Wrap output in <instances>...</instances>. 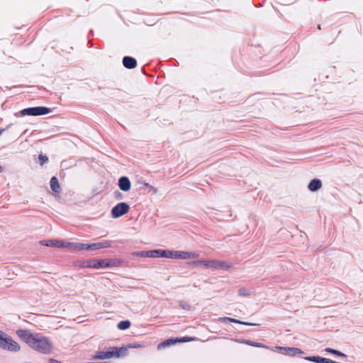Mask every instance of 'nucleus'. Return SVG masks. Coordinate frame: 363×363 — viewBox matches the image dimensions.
<instances>
[{
  "instance_id": "obj_1",
  "label": "nucleus",
  "mask_w": 363,
  "mask_h": 363,
  "mask_svg": "<svg viewBox=\"0 0 363 363\" xmlns=\"http://www.w3.org/2000/svg\"><path fill=\"white\" fill-rule=\"evenodd\" d=\"M16 334L28 347L39 353L49 354L54 351L52 342L42 334L33 333L28 330L23 329L16 330Z\"/></svg>"
},
{
  "instance_id": "obj_2",
  "label": "nucleus",
  "mask_w": 363,
  "mask_h": 363,
  "mask_svg": "<svg viewBox=\"0 0 363 363\" xmlns=\"http://www.w3.org/2000/svg\"><path fill=\"white\" fill-rule=\"evenodd\" d=\"M191 264L196 267L205 269H221L228 267L225 262L217 259L196 260Z\"/></svg>"
},
{
  "instance_id": "obj_3",
  "label": "nucleus",
  "mask_w": 363,
  "mask_h": 363,
  "mask_svg": "<svg viewBox=\"0 0 363 363\" xmlns=\"http://www.w3.org/2000/svg\"><path fill=\"white\" fill-rule=\"evenodd\" d=\"M120 262L116 259H89L87 260L84 267L94 268V269H102L106 267H116L119 264Z\"/></svg>"
},
{
  "instance_id": "obj_4",
  "label": "nucleus",
  "mask_w": 363,
  "mask_h": 363,
  "mask_svg": "<svg viewBox=\"0 0 363 363\" xmlns=\"http://www.w3.org/2000/svg\"><path fill=\"white\" fill-rule=\"evenodd\" d=\"M0 347L11 352H18L21 350L20 345L1 330H0Z\"/></svg>"
},
{
  "instance_id": "obj_5",
  "label": "nucleus",
  "mask_w": 363,
  "mask_h": 363,
  "mask_svg": "<svg viewBox=\"0 0 363 363\" xmlns=\"http://www.w3.org/2000/svg\"><path fill=\"white\" fill-rule=\"evenodd\" d=\"M51 112L50 109L45 106H38L24 108L19 113H15L16 116H43L47 115Z\"/></svg>"
},
{
  "instance_id": "obj_6",
  "label": "nucleus",
  "mask_w": 363,
  "mask_h": 363,
  "mask_svg": "<svg viewBox=\"0 0 363 363\" xmlns=\"http://www.w3.org/2000/svg\"><path fill=\"white\" fill-rule=\"evenodd\" d=\"M130 206L125 202H120L114 206L111 211V215L113 218H118L128 213Z\"/></svg>"
},
{
  "instance_id": "obj_7",
  "label": "nucleus",
  "mask_w": 363,
  "mask_h": 363,
  "mask_svg": "<svg viewBox=\"0 0 363 363\" xmlns=\"http://www.w3.org/2000/svg\"><path fill=\"white\" fill-rule=\"evenodd\" d=\"M40 244L42 245H45L47 247H57V248H68L69 249V242H67L62 240H42V241H40Z\"/></svg>"
},
{
  "instance_id": "obj_8",
  "label": "nucleus",
  "mask_w": 363,
  "mask_h": 363,
  "mask_svg": "<svg viewBox=\"0 0 363 363\" xmlns=\"http://www.w3.org/2000/svg\"><path fill=\"white\" fill-rule=\"evenodd\" d=\"M118 186L123 191H128L131 188V184L127 177H121L118 179Z\"/></svg>"
},
{
  "instance_id": "obj_9",
  "label": "nucleus",
  "mask_w": 363,
  "mask_h": 363,
  "mask_svg": "<svg viewBox=\"0 0 363 363\" xmlns=\"http://www.w3.org/2000/svg\"><path fill=\"white\" fill-rule=\"evenodd\" d=\"M111 357H113L112 347H109L107 350L97 352L94 356V358L96 359H105Z\"/></svg>"
},
{
  "instance_id": "obj_10",
  "label": "nucleus",
  "mask_w": 363,
  "mask_h": 363,
  "mask_svg": "<svg viewBox=\"0 0 363 363\" xmlns=\"http://www.w3.org/2000/svg\"><path fill=\"white\" fill-rule=\"evenodd\" d=\"M323 186V184L320 179H312L308 185V189L311 192H315L320 190Z\"/></svg>"
},
{
  "instance_id": "obj_11",
  "label": "nucleus",
  "mask_w": 363,
  "mask_h": 363,
  "mask_svg": "<svg viewBox=\"0 0 363 363\" xmlns=\"http://www.w3.org/2000/svg\"><path fill=\"white\" fill-rule=\"evenodd\" d=\"M127 345L121 347H112L113 357H125L128 354Z\"/></svg>"
},
{
  "instance_id": "obj_12",
  "label": "nucleus",
  "mask_w": 363,
  "mask_h": 363,
  "mask_svg": "<svg viewBox=\"0 0 363 363\" xmlns=\"http://www.w3.org/2000/svg\"><path fill=\"white\" fill-rule=\"evenodd\" d=\"M111 246V242L104 240L103 242L89 244L90 250H96L102 248H108Z\"/></svg>"
},
{
  "instance_id": "obj_13",
  "label": "nucleus",
  "mask_w": 363,
  "mask_h": 363,
  "mask_svg": "<svg viewBox=\"0 0 363 363\" xmlns=\"http://www.w3.org/2000/svg\"><path fill=\"white\" fill-rule=\"evenodd\" d=\"M199 257V254L194 252H189V251H178V259H191L197 258Z\"/></svg>"
},
{
  "instance_id": "obj_14",
  "label": "nucleus",
  "mask_w": 363,
  "mask_h": 363,
  "mask_svg": "<svg viewBox=\"0 0 363 363\" xmlns=\"http://www.w3.org/2000/svg\"><path fill=\"white\" fill-rule=\"evenodd\" d=\"M69 249L74 251L90 250V247L89 244L69 242Z\"/></svg>"
},
{
  "instance_id": "obj_15",
  "label": "nucleus",
  "mask_w": 363,
  "mask_h": 363,
  "mask_svg": "<svg viewBox=\"0 0 363 363\" xmlns=\"http://www.w3.org/2000/svg\"><path fill=\"white\" fill-rule=\"evenodd\" d=\"M123 65L128 68V69H132V68H134L136 67L137 65V62L136 60L133 58V57H125L123 60Z\"/></svg>"
},
{
  "instance_id": "obj_16",
  "label": "nucleus",
  "mask_w": 363,
  "mask_h": 363,
  "mask_svg": "<svg viewBox=\"0 0 363 363\" xmlns=\"http://www.w3.org/2000/svg\"><path fill=\"white\" fill-rule=\"evenodd\" d=\"M303 353H304L303 351H302L299 348L288 347L286 356H289V357L301 356Z\"/></svg>"
},
{
  "instance_id": "obj_17",
  "label": "nucleus",
  "mask_w": 363,
  "mask_h": 363,
  "mask_svg": "<svg viewBox=\"0 0 363 363\" xmlns=\"http://www.w3.org/2000/svg\"><path fill=\"white\" fill-rule=\"evenodd\" d=\"M218 321L221 322V323L230 322V323H239V324H242V325H256V324H252V323H247L245 322H242L240 320H236V319H234L232 318H228V317H220L218 318Z\"/></svg>"
},
{
  "instance_id": "obj_18",
  "label": "nucleus",
  "mask_w": 363,
  "mask_h": 363,
  "mask_svg": "<svg viewBox=\"0 0 363 363\" xmlns=\"http://www.w3.org/2000/svg\"><path fill=\"white\" fill-rule=\"evenodd\" d=\"M175 343H177V339H167L157 345V350H160L165 347H169Z\"/></svg>"
},
{
  "instance_id": "obj_19",
  "label": "nucleus",
  "mask_w": 363,
  "mask_h": 363,
  "mask_svg": "<svg viewBox=\"0 0 363 363\" xmlns=\"http://www.w3.org/2000/svg\"><path fill=\"white\" fill-rule=\"evenodd\" d=\"M163 257L169 259H178V251L164 250Z\"/></svg>"
},
{
  "instance_id": "obj_20",
  "label": "nucleus",
  "mask_w": 363,
  "mask_h": 363,
  "mask_svg": "<svg viewBox=\"0 0 363 363\" xmlns=\"http://www.w3.org/2000/svg\"><path fill=\"white\" fill-rule=\"evenodd\" d=\"M50 188L55 193L60 191V186L55 177H52L50 179Z\"/></svg>"
},
{
  "instance_id": "obj_21",
  "label": "nucleus",
  "mask_w": 363,
  "mask_h": 363,
  "mask_svg": "<svg viewBox=\"0 0 363 363\" xmlns=\"http://www.w3.org/2000/svg\"><path fill=\"white\" fill-rule=\"evenodd\" d=\"M150 257H163L164 250H150Z\"/></svg>"
},
{
  "instance_id": "obj_22",
  "label": "nucleus",
  "mask_w": 363,
  "mask_h": 363,
  "mask_svg": "<svg viewBox=\"0 0 363 363\" xmlns=\"http://www.w3.org/2000/svg\"><path fill=\"white\" fill-rule=\"evenodd\" d=\"M130 322L129 320H123L118 324V328L121 330H126L130 327Z\"/></svg>"
},
{
  "instance_id": "obj_23",
  "label": "nucleus",
  "mask_w": 363,
  "mask_h": 363,
  "mask_svg": "<svg viewBox=\"0 0 363 363\" xmlns=\"http://www.w3.org/2000/svg\"><path fill=\"white\" fill-rule=\"evenodd\" d=\"M238 294L240 296L247 297L250 296L251 291L247 288H240L238 290Z\"/></svg>"
},
{
  "instance_id": "obj_24",
  "label": "nucleus",
  "mask_w": 363,
  "mask_h": 363,
  "mask_svg": "<svg viewBox=\"0 0 363 363\" xmlns=\"http://www.w3.org/2000/svg\"><path fill=\"white\" fill-rule=\"evenodd\" d=\"M287 347H280V346H276L272 350L274 352H277L281 354L286 355L287 352Z\"/></svg>"
},
{
  "instance_id": "obj_25",
  "label": "nucleus",
  "mask_w": 363,
  "mask_h": 363,
  "mask_svg": "<svg viewBox=\"0 0 363 363\" xmlns=\"http://www.w3.org/2000/svg\"><path fill=\"white\" fill-rule=\"evenodd\" d=\"M325 351L327 352H329V353L334 354L337 355V356H340V357H344L345 356V354L343 353H342L341 352L337 351V350H334V349H332V348H330V347L325 348Z\"/></svg>"
},
{
  "instance_id": "obj_26",
  "label": "nucleus",
  "mask_w": 363,
  "mask_h": 363,
  "mask_svg": "<svg viewBox=\"0 0 363 363\" xmlns=\"http://www.w3.org/2000/svg\"><path fill=\"white\" fill-rule=\"evenodd\" d=\"M150 250L148 251H140V252H136L134 253V255L135 256H138V257H150Z\"/></svg>"
},
{
  "instance_id": "obj_27",
  "label": "nucleus",
  "mask_w": 363,
  "mask_h": 363,
  "mask_svg": "<svg viewBox=\"0 0 363 363\" xmlns=\"http://www.w3.org/2000/svg\"><path fill=\"white\" fill-rule=\"evenodd\" d=\"M128 349H135L144 347L143 345L139 343H130L127 345Z\"/></svg>"
},
{
  "instance_id": "obj_28",
  "label": "nucleus",
  "mask_w": 363,
  "mask_h": 363,
  "mask_svg": "<svg viewBox=\"0 0 363 363\" xmlns=\"http://www.w3.org/2000/svg\"><path fill=\"white\" fill-rule=\"evenodd\" d=\"M193 340H194V338L190 337H185L183 338H177V342H190V341H193Z\"/></svg>"
},
{
  "instance_id": "obj_29",
  "label": "nucleus",
  "mask_w": 363,
  "mask_h": 363,
  "mask_svg": "<svg viewBox=\"0 0 363 363\" xmlns=\"http://www.w3.org/2000/svg\"><path fill=\"white\" fill-rule=\"evenodd\" d=\"M179 306H180L182 308H184V309H185V310H190V309L191 308V305H190L189 303H187L184 302V301H182V302H180V303H179Z\"/></svg>"
},
{
  "instance_id": "obj_30",
  "label": "nucleus",
  "mask_w": 363,
  "mask_h": 363,
  "mask_svg": "<svg viewBox=\"0 0 363 363\" xmlns=\"http://www.w3.org/2000/svg\"><path fill=\"white\" fill-rule=\"evenodd\" d=\"M238 342H240V343H245L246 345H250V346H252L253 347V345H254V342H252L250 340H236Z\"/></svg>"
},
{
  "instance_id": "obj_31",
  "label": "nucleus",
  "mask_w": 363,
  "mask_h": 363,
  "mask_svg": "<svg viewBox=\"0 0 363 363\" xmlns=\"http://www.w3.org/2000/svg\"><path fill=\"white\" fill-rule=\"evenodd\" d=\"M253 347L268 349L267 346H266V345H263L262 343H260V342H254Z\"/></svg>"
},
{
  "instance_id": "obj_32",
  "label": "nucleus",
  "mask_w": 363,
  "mask_h": 363,
  "mask_svg": "<svg viewBox=\"0 0 363 363\" xmlns=\"http://www.w3.org/2000/svg\"><path fill=\"white\" fill-rule=\"evenodd\" d=\"M39 160H40V161L41 162V164H43L45 162H48V158L46 156H44V155H40L39 156Z\"/></svg>"
},
{
  "instance_id": "obj_33",
  "label": "nucleus",
  "mask_w": 363,
  "mask_h": 363,
  "mask_svg": "<svg viewBox=\"0 0 363 363\" xmlns=\"http://www.w3.org/2000/svg\"><path fill=\"white\" fill-rule=\"evenodd\" d=\"M145 186L149 188L150 191H152L154 194H156L157 192V189L155 187H154L148 184H145Z\"/></svg>"
},
{
  "instance_id": "obj_34",
  "label": "nucleus",
  "mask_w": 363,
  "mask_h": 363,
  "mask_svg": "<svg viewBox=\"0 0 363 363\" xmlns=\"http://www.w3.org/2000/svg\"><path fill=\"white\" fill-rule=\"evenodd\" d=\"M4 132V129H0V136L1 135V134L3 133Z\"/></svg>"
},
{
  "instance_id": "obj_35",
  "label": "nucleus",
  "mask_w": 363,
  "mask_h": 363,
  "mask_svg": "<svg viewBox=\"0 0 363 363\" xmlns=\"http://www.w3.org/2000/svg\"><path fill=\"white\" fill-rule=\"evenodd\" d=\"M3 171V168L1 167H0V172H1Z\"/></svg>"
}]
</instances>
